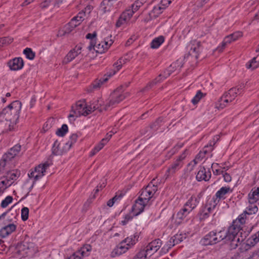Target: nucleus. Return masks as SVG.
<instances>
[{"mask_svg": "<svg viewBox=\"0 0 259 259\" xmlns=\"http://www.w3.org/2000/svg\"><path fill=\"white\" fill-rule=\"evenodd\" d=\"M21 107L20 101H14L3 109L0 112V116L3 117L4 119L11 123L16 122L20 116Z\"/></svg>", "mask_w": 259, "mask_h": 259, "instance_id": "nucleus-1", "label": "nucleus"}, {"mask_svg": "<svg viewBox=\"0 0 259 259\" xmlns=\"http://www.w3.org/2000/svg\"><path fill=\"white\" fill-rule=\"evenodd\" d=\"M244 215L240 214L236 220L232 222V224L228 228L225 234L223 235L225 239L239 237V232L242 230V226L245 223L243 219Z\"/></svg>", "mask_w": 259, "mask_h": 259, "instance_id": "nucleus-2", "label": "nucleus"}, {"mask_svg": "<svg viewBox=\"0 0 259 259\" xmlns=\"http://www.w3.org/2000/svg\"><path fill=\"white\" fill-rule=\"evenodd\" d=\"M222 230H212L205 235L200 240V244L204 246L214 245L225 239Z\"/></svg>", "mask_w": 259, "mask_h": 259, "instance_id": "nucleus-3", "label": "nucleus"}, {"mask_svg": "<svg viewBox=\"0 0 259 259\" xmlns=\"http://www.w3.org/2000/svg\"><path fill=\"white\" fill-rule=\"evenodd\" d=\"M126 61V59H125L122 58H119L117 62L115 63L113 65V66L116 68V70H112L110 72H108L107 74H105L104 77L101 78L99 80H95L92 84L93 89H97L99 88L103 83L108 80L109 77L113 76L117 71H119L121 69L122 64H125Z\"/></svg>", "mask_w": 259, "mask_h": 259, "instance_id": "nucleus-4", "label": "nucleus"}, {"mask_svg": "<svg viewBox=\"0 0 259 259\" xmlns=\"http://www.w3.org/2000/svg\"><path fill=\"white\" fill-rule=\"evenodd\" d=\"M21 146L19 144H16L5 153L0 160V170L4 167L19 154L21 151Z\"/></svg>", "mask_w": 259, "mask_h": 259, "instance_id": "nucleus-5", "label": "nucleus"}, {"mask_svg": "<svg viewBox=\"0 0 259 259\" xmlns=\"http://www.w3.org/2000/svg\"><path fill=\"white\" fill-rule=\"evenodd\" d=\"M71 113L68 115V118L79 117L81 115L87 116L91 113V110L87 107L84 102L78 101L76 103L75 106H72Z\"/></svg>", "mask_w": 259, "mask_h": 259, "instance_id": "nucleus-6", "label": "nucleus"}, {"mask_svg": "<svg viewBox=\"0 0 259 259\" xmlns=\"http://www.w3.org/2000/svg\"><path fill=\"white\" fill-rule=\"evenodd\" d=\"M127 94L120 92V89L115 91L111 95L109 101L105 104V110H108L109 107L117 104L123 100L126 97L125 94Z\"/></svg>", "mask_w": 259, "mask_h": 259, "instance_id": "nucleus-7", "label": "nucleus"}, {"mask_svg": "<svg viewBox=\"0 0 259 259\" xmlns=\"http://www.w3.org/2000/svg\"><path fill=\"white\" fill-rule=\"evenodd\" d=\"M170 66V67H171ZM172 70L170 69V67L165 70L163 72V74H160L158 76L155 78L153 80L150 82L147 85L143 88L140 91L141 92L144 93L149 91L152 89L154 85L156 84L158 82H160L163 79H165L168 77L172 73Z\"/></svg>", "mask_w": 259, "mask_h": 259, "instance_id": "nucleus-8", "label": "nucleus"}, {"mask_svg": "<svg viewBox=\"0 0 259 259\" xmlns=\"http://www.w3.org/2000/svg\"><path fill=\"white\" fill-rule=\"evenodd\" d=\"M203 44L201 41H196L192 44L188 52L187 57L191 56L192 58H194L196 60H197L200 54L203 50Z\"/></svg>", "mask_w": 259, "mask_h": 259, "instance_id": "nucleus-9", "label": "nucleus"}, {"mask_svg": "<svg viewBox=\"0 0 259 259\" xmlns=\"http://www.w3.org/2000/svg\"><path fill=\"white\" fill-rule=\"evenodd\" d=\"M162 245V241L159 239H156L151 242H150L145 248L147 254H149V256L154 254L160 248Z\"/></svg>", "mask_w": 259, "mask_h": 259, "instance_id": "nucleus-10", "label": "nucleus"}, {"mask_svg": "<svg viewBox=\"0 0 259 259\" xmlns=\"http://www.w3.org/2000/svg\"><path fill=\"white\" fill-rule=\"evenodd\" d=\"M133 15V12L127 10L122 12L116 21L115 26L117 28L126 24Z\"/></svg>", "mask_w": 259, "mask_h": 259, "instance_id": "nucleus-11", "label": "nucleus"}, {"mask_svg": "<svg viewBox=\"0 0 259 259\" xmlns=\"http://www.w3.org/2000/svg\"><path fill=\"white\" fill-rule=\"evenodd\" d=\"M7 64L11 70L17 71L23 67L24 63L21 57H17L10 60Z\"/></svg>", "mask_w": 259, "mask_h": 259, "instance_id": "nucleus-12", "label": "nucleus"}, {"mask_svg": "<svg viewBox=\"0 0 259 259\" xmlns=\"http://www.w3.org/2000/svg\"><path fill=\"white\" fill-rule=\"evenodd\" d=\"M81 49L82 46L81 44L76 45L74 49L71 50L66 55L63 60L64 63L67 64L72 61L76 56L80 54Z\"/></svg>", "mask_w": 259, "mask_h": 259, "instance_id": "nucleus-13", "label": "nucleus"}, {"mask_svg": "<svg viewBox=\"0 0 259 259\" xmlns=\"http://www.w3.org/2000/svg\"><path fill=\"white\" fill-rule=\"evenodd\" d=\"M211 176L210 168L206 171L204 166H200L199 170L196 176V180L200 182L201 181H208L209 180Z\"/></svg>", "mask_w": 259, "mask_h": 259, "instance_id": "nucleus-14", "label": "nucleus"}, {"mask_svg": "<svg viewBox=\"0 0 259 259\" xmlns=\"http://www.w3.org/2000/svg\"><path fill=\"white\" fill-rule=\"evenodd\" d=\"M69 150V149L66 145L63 147H60V142L58 140H56L54 144L53 145L52 148V155L50 156V157L52 156V155H62L64 153H66Z\"/></svg>", "mask_w": 259, "mask_h": 259, "instance_id": "nucleus-15", "label": "nucleus"}, {"mask_svg": "<svg viewBox=\"0 0 259 259\" xmlns=\"http://www.w3.org/2000/svg\"><path fill=\"white\" fill-rule=\"evenodd\" d=\"M147 204V203L145 201H140L138 198L132 206V211L134 213V216H137L142 212Z\"/></svg>", "mask_w": 259, "mask_h": 259, "instance_id": "nucleus-16", "label": "nucleus"}, {"mask_svg": "<svg viewBox=\"0 0 259 259\" xmlns=\"http://www.w3.org/2000/svg\"><path fill=\"white\" fill-rule=\"evenodd\" d=\"M183 163L175 161L167 168L165 174V179L172 177L183 166Z\"/></svg>", "mask_w": 259, "mask_h": 259, "instance_id": "nucleus-17", "label": "nucleus"}, {"mask_svg": "<svg viewBox=\"0 0 259 259\" xmlns=\"http://www.w3.org/2000/svg\"><path fill=\"white\" fill-rule=\"evenodd\" d=\"M117 0H103L100 4V10L103 14L113 10L114 4Z\"/></svg>", "mask_w": 259, "mask_h": 259, "instance_id": "nucleus-18", "label": "nucleus"}, {"mask_svg": "<svg viewBox=\"0 0 259 259\" xmlns=\"http://www.w3.org/2000/svg\"><path fill=\"white\" fill-rule=\"evenodd\" d=\"M51 163L48 161L42 164H39L36 166L34 168V171L37 174L35 176V181L41 178L44 175L47 168L50 166Z\"/></svg>", "mask_w": 259, "mask_h": 259, "instance_id": "nucleus-19", "label": "nucleus"}, {"mask_svg": "<svg viewBox=\"0 0 259 259\" xmlns=\"http://www.w3.org/2000/svg\"><path fill=\"white\" fill-rule=\"evenodd\" d=\"M164 10V7L161 6L159 4L153 7V9L149 13V18H146L145 19V22H148L152 19H154L157 17L160 14H161L163 11Z\"/></svg>", "mask_w": 259, "mask_h": 259, "instance_id": "nucleus-20", "label": "nucleus"}, {"mask_svg": "<svg viewBox=\"0 0 259 259\" xmlns=\"http://www.w3.org/2000/svg\"><path fill=\"white\" fill-rule=\"evenodd\" d=\"M16 229V225L14 224H10L0 230V236L5 238L14 232Z\"/></svg>", "mask_w": 259, "mask_h": 259, "instance_id": "nucleus-21", "label": "nucleus"}, {"mask_svg": "<svg viewBox=\"0 0 259 259\" xmlns=\"http://www.w3.org/2000/svg\"><path fill=\"white\" fill-rule=\"evenodd\" d=\"M130 247L126 245V243L123 240L119 244L111 253V256L115 257L116 255H120L125 253Z\"/></svg>", "mask_w": 259, "mask_h": 259, "instance_id": "nucleus-22", "label": "nucleus"}, {"mask_svg": "<svg viewBox=\"0 0 259 259\" xmlns=\"http://www.w3.org/2000/svg\"><path fill=\"white\" fill-rule=\"evenodd\" d=\"M29 248L28 244L27 242H19L16 245L15 251L19 255H24L25 254L27 253V250Z\"/></svg>", "mask_w": 259, "mask_h": 259, "instance_id": "nucleus-23", "label": "nucleus"}, {"mask_svg": "<svg viewBox=\"0 0 259 259\" xmlns=\"http://www.w3.org/2000/svg\"><path fill=\"white\" fill-rule=\"evenodd\" d=\"M184 238H186L185 234H176L172 237L169 241V246L166 249V251H168V249L171 248V247L174 246L175 244H177L182 242Z\"/></svg>", "mask_w": 259, "mask_h": 259, "instance_id": "nucleus-24", "label": "nucleus"}, {"mask_svg": "<svg viewBox=\"0 0 259 259\" xmlns=\"http://www.w3.org/2000/svg\"><path fill=\"white\" fill-rule=\"evenodd\" d=\"M199 201L197 198L195 196H192L184 204V207L187 208L188 210H190V212H191L196 207Z\"/></svg>", "mask_w": 259, "mask_h": 259, "instance_id": "nucleus-25", "label": "nucleus"}, {"mask_svg": "<svg viewBox=\"0 0 259 259\" xmlns=\"http://www.w3.org/2000/svg\"><path fill=\"white\" fill-rule=\"evenodd\" d=\"M190 210L183 207L177 214L176 222L177 225H180L182 221L190 213Z\"/></svg>", "mask_w": 259, "mask_h": 259, "instance_id": "nucleus-26", "label": "nucleus"}, {"mask_svg": "<svg viewBox=\"0 0 259 259\" xmlns=\"http://www.w3.org/2000/svg\"><path fill=\"white\" fill-rule=\"evenodd\" d=\"M152 194L150 192L149 189L146 187L142 190L140 195L139 196V200L140 201H145L147 203L153 197Z\"/></svg>", "mask_w": 259, "mask_h": 259, "instance_id": "nucleus-27", "label": "nucleus"}, {"mask_svg": "<svg viewBox=\"0 0 259 259\" xmlns=\"http://www.w3.org/2000/svg\"><path fill=\"white\" fill-rule=\"evenodd\" d=\"M258 211L257 206L254 204V203H250L248 206L246 207V209L245 211H243L242 213L241 214H245L243 216L244 221H246V215H251L252 214H255Z\"/></svg>", "mask_w": 259, "mask_h": 259, "instance_id": "nucleus-28", "label": "nucleus"}, {"mask_svg": "<svg viewBox=\"0 0 259 259\" xmlns=\"http://www.w3.org/2000/svg\"><path fill=\"white\" fill-rule=\"evenodd\" d=\"M139 235L138 233H136L133 235L126 237L123 240L124 243H126V246L131 247L132 246L135 245L138 241Z\"/></svg>", "mask_w": 259, "mask_h": 259, "instance_id": "nucleus-29", "label": "nucleus"}, {"mask_svg": "<svg viewBox=\"0 0 259 259\" xmlns=\"http://www.w3.org/2000/svg\"><path fill=\"white\" fill-rule=\"evenodd\" d=\"M20 175L21 172L20 170L18 169H13L8 171L6 176H4V178L11 180L14 182V181H16L20 176Z\"/></svg>", "mask_w": 259, "mask_h": 259, "instance_id": "nucleus-30", "label": "nucleus"}, {"mask_svg": "<svg viewBox=\"0 0 259 259\" xmlns=\"http://www.w3.org/2000/svg\"><path fill=\"white\" fill-rule=\"evenodd\" d=\"M79 18L78 16L74 17L70 21V22L66 25L65 33H69L71 32L74 28L78 26L81 23L79 21H76V18Z\"/></svg>", "mask_w": 259, "mask_h": 259, "instance_id": "nucleus-31", "label": "nucleus"}, {"mask_svg": "<svg viewBox=\"0 0 259 259\" xmlns=\"http://www.w3.org/2000/svg\"><path fill=\"white\" fill-rule=\"evenodd\" d=\"M249 202L250 203H255L259 199V187L257 188L256 189L250 192L248 195Z\"/></svg>", "mask_w": 259, "mask_h": 259, "instance_id": "nucleus-32", "label": "nucleus"}, {"mask_svg": "<svg viewBox=\"0 0 259 259\" xmlns=\"http://www.w3.org/2000/svg\"><path fill=\"white\" fill-rule=\"evenodd\" d=\"M226 243L229 242V249L233 250L239 246L240 242L239 237L231 238V239H224Z\"/></svg>", "mask_w": 259, "mask_h": 259, "instance_id": "nucleus-33", "label": "nucleus"}, {"mask_svg": "<svg viewBox=\"0 0 259 259\" xmlns=\"http://www.w3.org/2000/svg\"><path fill=\"white\" fill-rule=\"evenodd\" d=\"M101 103L102 101H99V100L94 102L90 107H89V109L91 110V112L96 110H98L100 112H102L103 110H105L104 109L105 105L102 106Z\"/></svg>", "mask_w": 259, "mask_h": 259, "instance_id": "nucleus-34", "label": "nucleus"}, {"mask_svg": "<svg viewBox=\"0 0 259 259\" xmlns=\"http://www.w3.org/2000/svg\"><path fill=\"white\" fill-rule=\"evenodd\" d=\"M232 192L230 187H223L217 192L215 196L217 198L220 199H225V195L229 192Z\"/></svg>", "mask_w": 259, "mask_h": 259, "instance_id": "nucleus-35", "label": "nucleus"}, {"mask_svg": "<svg viewBox=\"0 0 259 259\" xmlns=\"http://www.w3.org/2000/svg\"><path fill=\"white\" fill-rule=\"evenodd\" d=\"M215 205H213L212 207L210 206H208L206 204L205 206L204 210L200 213V219L201 220H205L209 216V213L211 212L212 210L213 209Z\"/></svg>", "mask_w": 259, "mask_h": 259, "instance_id": "nucleus-36", "label": "nucleus"}, {"mask_svg": "<svg viewBox=\"0 0 259 259\" xmlns=\"http://www.w3.org/2000/svg\"><path fill=\"white\" fill-rule=\"evenodd\" d=\"M164 41V36L161 35L155 38L151 42V48L152 49L158 48Z\"/></svg>", "mask_w": 259, "mask_h": 259, "instance_id": "nucleus-37", "label": "nucleus"}, {"mask_svg": "<svg viewBox=\"0 0 259 259\" xmlns=\"http://www.w3.org/2000/svg\"><path fill=\"white\" fill-rule=\"evenodd\" d=\"M257 57L253 58L246 64V68L254 70L259 66V60H257Z\"/></svg>", "mask_w": 259, "mask_h": 259, "instance_id": "nucleus-38", "label": "nucleus"}, {"mask_svg": "<svg viewBox=\"0 0 259 259\" xmlns=\"http://www.w3.org/2000/svg\"><path fill=\"white\" fill-rule=\"evenodd\" d=\"M163 119V118L161 117L158 118L154 122L150 124L149 127L154 132H156L161 125Z\"/></svg>", "mask_w": 259, "mask_h": 259, "instance_id": "nucleus-39", "label": "nucleus"}, {"mask_svg": "<svg viewBox=\"0 0 259 259\" xmlns=\"http://www.w3.org/2000/svg\"><path fill=\"white\" fill-rule=\"evenodd\" d=\"M92 250V246L90 244H86L83 246L81 248L78 250V251L79 252V254L81 255V257H83L84 256H88L89 253L88 252L91 251Z\"/></svg>", "mask_w": 259, "mask_h": 259, "instance_id": "nucleus-40", "label": "nucleus"}, {"mask_svg": "<svg viewBox=\"0 0 259 259\" xmlns=\"http://www.w3.org/2000/svg\"><path fill=\"white\" fill-rule=\"evenodd\" d=\"M251 247L252 246H251V244L249 243L248 241L247 240L246 241L240 242L239 250L240 252H243L250 249Z\"/></svg>", "mask_w": 259, "mask_h": 259, "instance_id": "nucleus-41", "label": "nucleus"}, {"mask_svg": "<svg viewBox=\"0 0 259 259\" xmlns=\"http://www.w3.org/2000/svg\"><path fill=\"white\" fill-rule=\"evenodd\" d=\"M68 131V128L67 124H63L61 128L57 130L56 134L59 137H64L67 133Z\"/></svg>", "mask_w": 259, "mask_h": 259, "instance_id": "nucleus-42", "label": "nucleus"}, {"mask_svg": "<svg viewBox=\"0 0 259 259\" xmlns=\"http://www.w3.org/2000/svg\"><path fill=\"white\" fill-rule=\"evenodd\" d=\"M145 248L140 250L134 257L133 259H146L149 254H147Z\"/></svg>", "mask_w": 259, "mask_h": 259, "instance_id": "nucleus-43", "label": "nucleus"}, {"mask_svg": "<svg viewBox=\"0 0 259 259\" xmlns=\"http://www.w3.org/2000/svg\"><path fill=\"white\" fill-rule=\"evenodd\" d=\"M23 53L26 56V57L29 60H32L35 57V54L31 48H26L24 50Z\"/></svg>", "mask_w": 259, "mask_h": 259, "instance_id": "nucleus-44", "label": "nucleus"}, {"mask_svg": "<svg viewBox=\"0 0 259 259\" xmlns=\"http://www.w3.org/2000/svg\"><path fill=\"white\" fill-rule=\"evenodd\" d=\"M77 138L78 136L76 134H73L70 137L69 141L65 144L69 150L71 148L72 145L76 142Z\"/></svg>", "mask_w": 259, "mask_h": 259, "instance_id": "nucleus-45", "label": "nucleus"}, {"mask_svg": "<svg viewBox=\"0 0 259 259\" xmlns=\"http://www.w3.org/2000/svg\"><path fill=\"white\" fill-rule=\"evenodd\" d=\"M205 94L203 95V94L201 92L200 90H199L197 92L195 96L193 97V98L192 99V103L194 105L197 104L199 101L200 100V99L205 96Z\"/></svg>", "mask_w": 259, "mask_h": 259, "instance_id": "nucleus-46", "label": "nucleus"}, {"mask_svg": "<svg viewBox=\"0 0 259 259\" xmlns=\"http://www.w3.org/2000/svg\"><path fill=\"white\" fill-rule=\"evenodd\" d=\"M13 200V197L11 196H7L5 199H4L1 204V206L2 208H6L7 207L9 204H10Z\"/></svg>", "mask_w": 259, "mask_h": 259, "instance_id": "nucleus-47", "label": "nucleus"}, {"mask_svg": "<svg viewBox=\"0 0 259 259\" xmlns=\"http://www.w3.org/2000/svg\"><path fill=\"white\" fill-rule=\"evenodd\" d=\"M143 5V2L139 0H137L132 5V10H130L131 11L133 12L134 14L135 12L137 11Z\"/></svg>", "mask_w": 259, "mask_h": 259, "instance_id": "nucleus-48", "label": "nucleus"}, {"mask_svg": "<svg viewBox=\"0 0 259 259\" xmlns=\"http://www.w3.org/2000/svg\"><path fill=\"white\" fill-rule=\"evenodd\" d=\"M247 240L248 241L249 243L251 244V246H254L257 243L259 242V238L256 234H254L250 237H249Z\"/></svg>", "mask_w": 259, "mask_h": 259, "instance_id": "nucleus-49", "label": "nucleus"}, {"mask_svg": "<svg viewBox=\"0 0 259 259\" xmlns=\"http://www.w3.org/2000/svg\"><path fill=\"white\" fill-rule=\"evenodd\" d=\"M13 40V38L9 37H0V47L11 44Z\"/></svg>", "mask_w": 259, "mask_h": 259, "instance_id": "nucleus-50", "label": "nucleus"}, {"mask_svg": "<svg viewBox=\"0 0 259 259\" xmlns=\"http://www.w3.org/2000/svg\"><path fill=\"white\" fill-rule=\"evenodd\" d=\"M29 215V209L26 207H24L21 209V219L23 221L28 220Z\"/></svg>", "mask_w": 259, "mask_h": 259, "instance_id": "nucleus-51", "label": "nucleus"}, {"mask_svg": "<svg viewBox=\"0 0 259 259\" xmlns=\"http://www.w3.org/2000/svg\"><path fill=\"white\" fill-rule=\"evenodd\" d=\"M146 187L147 189H149L150 192L153 196L157 191V186L153 184L152 182H151Z\"/></svg>", "mask_w": 259, "mask_h": 259, "instance_id": "nucleus-52", "label": "nucleus"}, {"mask_svg": "<svg viewBox=\"0 0 259 259\" xmlns=\"http://www.w3.org/2000/svg\"><path fill=\"white\" fill-rule=\"evenodd\" d=\"M249 232H245L243 230V226H242V230H240L239 233V240L241 242L245 241V239L249 234Z\"/></svg>", "mask_w": 259, "mask_h": 259, "instance_id": "nucleus-53", "label": "nucleus"}, {"mask_svg": "<svg viewBox=\"0 0 259 259\" xmlns=\"http://www.w3.org/2000/svg\"><path fill=\"white\" fill-rule=\"evenodd\" d=\"M102 144H98V145L96 146L91 151L90 153V156H93L98 152L100 150L103 148Z\"/></svg>", "mask_w": 259, "mask_h": 259, "instance_id": "nucleus-54", "label": "nucleus"}, {"mask_svg": "<svg viewBox=\"0 0 259 259\" xmlns=\"http://www.w3.org/2000/svg\"><path fill=\"white\" fill-rule=\"evenodd\" d=\"M54 119L53 118L48 119L44 125L43 129L44 131H47L50 129L52 127V123Z\"/></svg>", "mask_w": 259, "mask_h": 259, "instance_id": "nucleus-55", "label": "nucleus"}, {"mask_svg": "<svg viewBox=\"0 0 259 259\" xmlns=\"http://www.w3.org/2000/svg\"><path fill=\"white\" fill-rule=\"evenodd\" d=\"M133 219V216H132L131 215L127 214L125 215L124 218V220L121 221L120 224L122 226L126 225L127 223L131 221Z\"/></svg>", "mask_w": 259, "mask_h": 259, "instance_id": "nucleus-56", "label": "nucleus"}, {"mask_svg": "<svg viewBox=\"0 0 259 259\" xmlns=\"http://www.w3.org/2000/svg\"><path fill=\"white\" fill-rule=\"evenodd\" d=\"M81 255L79 254L78 250L74 252L72 255L67 257L66 259H81Z\"/></svg>", "mask_w": 259, "mask_h": 259, "instance_id": "nucleus-57", "label": "nucleus"}, {"mask_svg": "<svg viewBox=\"0 0 259 259\" xmlns=\"http://www.w3.org/2000/svg\"><path fill=\"white\" fill-rule=\"evenodd\" d=\"M96 36L97 32L96 31H94L92 33H88L85 36V38L87 39H91V40L96 41Z\"/></svg>", "mask_w": 259, "mask_h": 259, "instance_id": "nucleus-58", "label": "nucleus"}, {"mask_svg": "<svg viewBox=\"0 0 259 259\" xmlns=\"http://www.w3.org/2000/svg\"><path fill=\"white\" fill-rule=\"evenodd\" d=\"M242 36V33L240 31L235 32L231 34H230V36L233 39V40L235 41L238 38L241 37Z\"/></svg>", "mask_w": 259, "mask_h": 259, "instance_id": "nucleus-59", "label": "nucleus"}, {"mask_svg": "<svg viewBox=\"0 0 259 259\" xmlns=\"http://www.w3.org/2000/svg\"><path fill=\"white\" fill-rule=\"evenodd\" d=\"M228 93L232 97V99H235L237 94H239V93L237 91V88H233L230 89Z\"/></svg>", "mask_w": 259, "mask_h": 259, "instance_id": "nucleus-60", "label": "nucleus"}, {"mask_svg": "<svg viewBox=\"0 0 259 259\" xmlns=\"http://www.w3.org/2000/svg\"><path fill=\"white\" fill-rule=\"evenodd\" d=\"M113 44V41L110 39L109 41L105 40L104 44L102 45V48H103V50H107Z\"/></svg>", "mask_w": 259, "mask_h": 259, "instance_id": "nucleus-61", "label": "nucleus"}, {"mask_svg": "<svg viewBox=\"0 0 259 259\" xmlns=\"http://www.w3.org/2000/svg\"><path fill=\"white\" fill-rule=\"evenodd\" d=\"M198 157V155H197L195 158L188 164V166H192L191 168L190 169V171H192L194 167L198 163L197 159L199 158Z\"/></svg>", "mask_w": 259, "mask_h": 259, "instance_id": "nucleus-62", "label": "nucleus"}, {"mask_svg": "<svg viewBox=\"0 0 259 259\" xmlns=\"http://www.w3.org/2000/svg\"><path fill=\"white\" fill-rule=\"evenodd\" d=\"M51 2V0H44L40 4V7L42 9H45L49 7L50 3Z\"/></svg>", "mask_w": 259, "mask_h": 259, "instance_id": "nucleus-63", "label": "nucleus"}, {"mask_svg": "<svg viewBox=\"0 0 259 259\" xmlns=\"http://www.w3.org/2000/svg\"><path fill=\"white\" fill-rule=\"evenodd\" d=\"M223 176L224 177V180L226 182H230L232 180V178L231 177V176L229 174L227 173V172H225V173H223Z\"/></svg>", "mask_w": 259, "mask_h": 259, "instance_id": "nucleus-64", "label": "nucleus"}]
</instances>
